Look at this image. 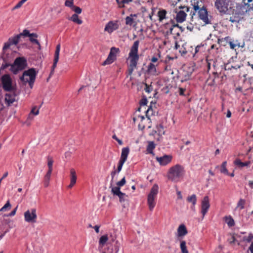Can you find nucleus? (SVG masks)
<instances>
[{
	"label": "nucleus",
	"instance_id": "4468645a",
	"mask_svg": "<svg viewBox=\"0 0 253 253\" xmlns=\"http://www.w3.org/2000/svg\"><path fill=\"white\" fill-rule=\"evenodd\" d=\"M210 207V204L209 198L208 196H206L203 198L201 202V213L203 215V218L207 213Z\"/></svg>",
	"mask_w": 253,
	"mask_h": 253
},
{
	"label": "nucleus",
	"instance_id": "9b49d317",
	"mask_svg": "<svg viewBox=\"0 0 253 253\" xmlns=\"http://www.w3.org/2000/svg\"><path fill=\"white\" fill-rule=\"evenodd\" d=\"M36 211L35 208L26 211L24 212L25 221L29 223H35L37 218Z\"/></svg>",
	"mask_w": 253,
	"mask_h": 253
},
{
	"label": "nucleus",
	"instance_id": "2eb2a0df",
	"mask_svg": "<svg viewBox=\"0 0 253 253\" xmlns=\"http://www.w3.org/2000/svg\"><path fill=\"white\" fill-rule=\"evenodd\" d=\"M60 50V45L58 44L56 45V49L54 53L53 63L51 67V71L49 74L48 78H50L51 76L54 74V69L56 67L57 63L59 60V53Z\"/></svg>",
	"mask_w": 253,
	"mask_h": 253
},
{
	"label": "nucleus",
	"instance_id": "5fc2aeb1",
	"mask_svg": "<svg viewBox=\"0 0 253 253\" xmlns=\"http://www.w3.org/2000/svg\"><path fill=\"white\" fill-rule=\"evenodd\" d=\"M170 22L171 24H173V27H174V28L177 27V28H179V30H180L181 32H183L184 31V28H183L181 26H179L178 24H175L173 20H171Z\"/></svg>",
	"mask_w": 253,
	"mask_h": 253
},
{
	"label": "nucleus",
	"instance_id": "ddd939ff",
	"mask_svg": "<svg viewBox=\"0 0 253 253\" xmlns=\"http://www.w3.org/2000/svg\"><path fill=\"white\" fill-rule=\"evenodd\" d=\"M198 11L199 18L205 23V24H211V21L208 18V13L206 7L203 6Z\"/></svg>",
	"mask_w": 253,
	"mask_h": 253
},
{
	"label": "nucleus",
	"instance_id": "b1692460",
	"mask_svg": "<svg viewBox=\"0 0 253 253\" xmlns=\"http://www.w3.org/2000/svg\"><path fill=\"white\" fill-rule=\"evenodd\" d=\"M191 5L193 7V9L194 10V11L192 14V16L191 18V21H193V15H195L196 12L200 9L201 8H200V6L199 5V1L198 0H191Z\"/></svg>",
	"mask_w": 253,
	"mask_h": 253
},
{
	"label": "nucleus",
	"instance_id": "2f4dec72",
	"mask_svg": "<svg viewBox=\"0 0 253 253\" xmlns=\"http://www.w3.org/2000/svg\"><path fill=\"white\" fill-rule=\"evenodd\" d=\"M70 20L74 22L75 23L78 24H82L83 23V21L79 18V16L77 14H74L72 15V16L69 19Z\"/></svg>",
	"mask_w": 253,
	"mask_h": 253
},
{
	"label": "nucleus",
	"instance_id": "a19ab883",
	"mask_svg": "<svg viewBox=\"0 0 253 253\" xmlns=\"http://www.w3.org/2000/svg\"><path fill=\"white\" fill-rule=\"evenodd\" d=\"M112 193L114 195L118 196L122 192L120 191V187L118 186L116 187H112L111 189Z\"/></svg>",
	"mask_w": 253,
	"mask_h": 253
},
{
	"label": "nucleus",
	"instance_id": "3c124183",
	"mask_svg": "<svg viewBox=\"0 0 253 253\" xmlns=\"http://www.w3.org/2000/svg\"><path fill=\"white\" fill-rule=\"evenodd\" d=\"M253 239V234L252 233L249 234V235L248 237L244 236L243 237V240L245 241H246L248 243L251 242Z\"/></svg>",
	"mask_w": 253,
	"mask_h": 253
},
{
	"label": "nucleus",
	"instance_id": "72a5a7b5",
	"mask_svg": "<svg viewBox=\"0 0 253 253\" xmlns=\"http://www.w3.org/2000/svg\"><path fill=\"white\" fill-rule=\"evenodd\" d=\"M167 11L165 9H162L158 11V16L160 21H162L163 20L166 18Z\"/></svg>",
	"mask_w": 253,
	"mask_h": 253
},
{
	"label": "nucleus",
	"instance_id": "79ce46f5",
	"mask_svg": "<svg viewBox=\"0 0 253 253\" xmlns=\"http://www.w3.org/2000/svg\"><path fill=\"white\" fill-rule=\"evenodd\" d=\"M157 129L159 135H162L165 134L164 130V126L162 124H160L157 125Z\"/></svg>",
	"mask_w": 253,
	"mask_h": 253
},
{
	"label": "nucleus",
	"instance_id": "aec40b11",
	"mask_svg": "<svg viewBox=\"0 0 253 253\" xmlns=\"http://www.w3.org/2000/svg\"><path fill=\"white\" fill-rule=\"evenodd\" d=\"M244 19V16L236 9L233 11L232 15L230 17L229 21L232 23H239Z\"/></svg>",
	"mask_w": 253,
	"mask_h": 253
},
{
	"label": "nucleus",
	"instance_id": "423d86ee",
	"mask_svg": "<svg viewBox=\"0 0 253 253\" xmlns=\"http://www.w3.org/2000/svg\"><path fill=\"white\" fill-rule=\"evenodd\" d=\"M2 87L5 91H14L16 90L15 85H13L12 79L9 74H5L1 77Z\"/></svg>",
	"mask_w": 253,
	"mask_h": 253
},
{
	"label": "nucleus",
	"instance_id": "a18cd8bd",
	"mask_svg": "<svg viewBox=\"0 0 253 253\" xmlns=\"http://www.w3.org/2000/svg\"><path fill=\"white\" fill-rule=\"evenodd\" d=\"M226 222L229 227H232L235 225L234 220L231 216L229 218L226 217Z\"/></svg>",
	"mask_w": 253,
	"mask_h": 253
},
{
	"label": "nucleus",
	"instance_id": "393cba45",
	"mask_svg": "<svg viewBox=\"0 0 253 253\" xmlns=\"http://www.w3.org/2000/svg\"><path fill=\"white\" fill-rule=\"evenodd\" d=\"M234 164L235 165L237 166L240 168H243L244 167H248L250 166L251 163L250 161H247L245 162H241V160L239 159H236L234 162Z\"/></svg>",
	"mask_w": 253,
	"mask_h": 253
},
{
	"label": "nucleus",
	"instance_id": "a878e982",
	"mask_svg": "<svg viewBox=\"0 0 253 253\" xmlns=\"http://www.w3.org/2000/svg\"><path fill=\"white\" fill-rule=\"evenodd\" d=\"M178 235L179 237L183 236L187 234V230L184 224L180 225L177 229Z\"/></svg>",
	"mask_w": 253,
	"mask_h": 253
},
{
	"label": "nucleus",
	"instance_id": "4be33fe9",
	"mask_svg": "<svg viewBox=\"0 0 253 253\" xmlns=\"http://www.w3.org/2000/svg\"><path fill=\"white\" fill-rule=\"evenodd\" d=\"M70 184L68 185L69 188H71L75 184L77 180L76 171L74 169H70Z\"/></svg>",
	"mask_w": 253,
	"mask_h": 253
},
{
	"label": "nucleus",
	"instance_id": "c9c22d12",
	"mask_svg": "<svg viewBox=\"0 0 253 253\" xmlns=\"http://www.w3.org/2000/svg\"><path fill=\"white\" fill-rule=\"evenodd\" d=\"M227 162L224 161L222 162L220 167V172L225 175H228V171L226 168Z\"/></svg>",
	"mask_w": 253,
	"mask_h": 253
},
{
	"label": "nucleus",
	"instance_id": "ea45409f",
	"mask_svg": "<svg viewBox=\"0 0 253 253\" xmlns=\"http://www.w3.org/2000/svg\"><path fill=\"white\" fill-rule=\"evenodd\" d=\"M180 247L182 253H189L187 249L186 242L185 241H182L180 242Z\"/></svg>",
	"mask_w": 253,
	"mask_h": 253
},
{
	"label": "nucleus",
	"instance_id": "6e6d98bb",
	"mask_svg": "<svg viewBox=\"0 0 253 253\" xmlns=\"http://www.w3.org/2000/svg\"><path fill=\"white\" fill-rule=\"evenodd\" d=\"M144 90L147 93H150L153 90V87L151 85H149L147 84H145Z\"/></svg>",
	"mask_w": 253,
	"mask_h": 253
},
{
	"label": "nucleus",
	"instance_id": "f704fd0d",
	"mask_svg": "<svg viewBox=\"0 0 253 253\" xmlns=\"http://www.w3.org/2000/svg\"><path fill=\"white\" fill-rule=\"evenodd\" d=\"M118 6L120 8H124L125 7V4H128L131 2L132 0H116Z\"/></svg>",
	"mask_w": 253,
	"mask_h": 253
},
{
	"label": "nucleus",
	"instance_id": "f8f14e48",
	"mask_svg": "<svg viewBox=\"0 0 253 253\" xmlns=\"http://www.w3.org/2000/svg\"><path fill=\"white\" fill-rule=\"evenodd\" d=\"M229 0H216L215 6L220 12L225 13L228 10Z\"/></svg>",
	"mask_w": 253,
	"mask_h": 253
},
{
	"label": "nucleus",
	"instance_id": "0eeeda50",
	"mask_svg": "<svg viewBox=\"0 0 253 253\" xmlns=\"http://www.w3.org/2000/svg\"><path fill=\"white\" fill-rule=\"evenodd\" d=\"M159 187L157 184H154L151 189L150 192L148 195L147 203L150 211L154 208L156 202L155 199L158 193Z\"/></svg>",
	"mask_w": 253,
	"mask_h": 253
},
{
	"label": "nucleus",
	"instance_id": "bf43d9fd",
	"mask_svg": "<svg viewBox=\"0 0 253 253\" xmlns=\"http://www.w3.org/2000/svg\"><path fill=\"white\" fill-rule=\"evenodd\" d=\"M194 26L192 23L190 22L188 24H187L186 28L188 30L190 31V32L193 31L194 29Z\"/></svg>",
	"mask_w": 253,
	"mask_h": 253
},
{
	"label": "nucleus",
	"instance_id": "c03bdc74",
	"mask_svg": "<svg viewBox=\"0 0 253 253\" xmlns=\"http://www.w3.org/2000/svg\"><path fill=\"white\" fill-rule=\"evenodd\" d=\"M11 208V205L10 204L9 201H7L5 204L0 209V211H4L7 210L8 209H10Z\"/></svg>",
	"mask_w": 253,
	"mask_h": 253
},
{
	"label": "nucleus",
	"instance_id": "5701e85b",
	"mask_svg": "<svg viewBox=\"0 0 253 253\" xmlns=\"http://www.w3.org/2000/svg\"><path fill=\"white\" fill-rule=\"evenodd\" d=\"M187 14L183 10H180L177 13L176 16V21L178 23H182L185 20Z\"/></svg>",
	"mask_w": 253,
	"mask_h": 253
},
{
	"label": "nucleus",
	"instance_id": "20e7f679",
	"mask_svg": "<svg viewBox=\"0 0 253 253\" xmlns=\"http://www.w3.org/2000/svg\"><path fill=\"white\" fill-rule=\"evenodd\" d=\"M184 172L183 166L177 164L171 167L168 173V179L171 181H175L179 178Z\"/></svg>",
	"mask_w": 253,
	"mask_h": 253
},
{
	"label": "nucleus",
	"instance_id": "7ed1b4c3",
	"mask_svg": "<svg viewBox=\"0 0 253 253\" xmlns=\"http://www.w3.org/2000/svg\"><path fill=\"white\" fill-rule=\"evenodd\" d=\"M37 73L35 69L30 68L23 72L22 76L20 77V80L25 84L28 83L30 87L32 88Z\"/></svg>",
	"mask_w": 253,
	"mask_h": 253
},
{
	"label": "nucleus",
	"instance_id": "7c9ffc66",
	"mask_svg": "<svg viewBox=\"0 0 253 253\" xmlns=\"http://www.w3.org/2000/svg\"><path fill=\"white\" fill-rule=\"evenodd\" d=\"M51 173L52 172H50L49 171H47L46 174L44 177L43 185L45 187H47L49 185Z\"/></svg>",
	"mask_w": 253,
	"mask_h": 253
},
{
	"label": "nucleus",
	"instance_id": "bb28decb",
	"mask_svg": "<svg viewBox=\"0 0 253 253\" xmlns=\"http://www.w3.org/2000/svg\"><path fill=\"white\" fill-rule=\"evenodd\" d=\"M148 144L147 146V151L148 153L154 155L155 154L153 152V150L155 148L156 144H155L154 141H148Z\"/></svg>",
	"mask_w": 253,
	"mask_h": 253
},
{
	"label": "nucleus",
	"instance_id": "680f3d73",
	"mask_svg": "<svg viewBox=\"0 0 253 253\" xmlns=\"http://www.w3.org/2000/svg\"><path fill=\"white\" fill-rule=\"evenodd\" d=\"M23 3L21 1H19L13 8L12 10H14L16 9H18L21 7Z\"/></svg>",
	"mask_w": 253,
	"mask_h": 253
},
{
	"label": "nucleus",
	"instance_id": "58836bf2",
	"mask_svg": "<svg viewBox=\"0 0 253 253\" xmlns=\"http://www.w3.org/2000/svg\"><path fill=\"white\" fill-rule=\"evenodd\" d=\"M108 240V237L107 234L102 236L100 238L99 240V245H101L102 246L104 245L106 243Z\"/></svg>",
	"mask_w": 253,
	"mask_h": 253
},
{
	"label": "nucleus",
	"instance_id": "09e8293b",
	"mask_svg": "<svg viewBox=\"0 0 253 253\" xmlns=\"http://www.w3.org/2000/svg\"><path fill=\"white\" fill-rule=\"evenodd\" d=\"M30 37V39H29L30 41L31 42H32L33 43H35L37 45H38L39 46V48L41 49L40 43L38 41V40L36 39V38H35L34 37Z\"/></svg>",
	"mask_w": 253,
	"mask_h": 253
},
{
	"label": "nucleus",
	"instance_id": "a211bd4d",
	"mask_svg": "<svg viewBox=\"0 0 253 253\" xmlns=\"http://www.w3.org/2000/svg\"><path fill=\"white\" fill-rule=\"evenodd\" d=\"M206 43H201L200 45H197L194 49V53L193 54V57H197L199 55L203 53L207 48Z\"/></svg>",
	"mask_w": 253,
	"mask_h": 253
},
{
	"label": "nucleus",
	"instance_id": "052dcab7",
	"mask_svg": "<svg viewBox=\"0 0 253 253\" xmlns=\"http://www.w3.org/2000/svg\"><path fill=\"white\" fill-rule=\"evenodd\" d=\"M186 89L182 87H179L178 88V92L179 94L181 96L185 95L184 92L185 91Z\"/></svg>",
	"mask_w": 253,
	"mask_h": 253
},
{
	"label": "nucleus",
	"instance_id": "4c0bfd02",
	"mask_svg": "<svg viewBox=\"0 0 253 253\" xmlns=\"http://www.w3.org/2000/svg\"><path fill=\"white\" fill-rule=\"evenodd\" d=\"M187 201L188 202L192 203L193 206H195L197 203V197L195 194H192L191 196L187 198Z\"/></svg>",
	"mask_w": 253,
	"mask_h": 253
},
{
	"label": "nucleus",
	"instance_id": "774afa93",
	"mask_svg": "<svg viewBox=\"0 0 253 253\" xmlns=\"http://www.w3.org/2000/svg\"><path fill=\"white\" fill-rule=\"evenodd\" d=\"M116 173H118V172H117V170H115L112 171L111 172V177H112V179H111V181L112 182L113 181L114 177L115 174H116Z\"/></svg>",
	"mask_w": 253,
	"mask_h": 253
},
{
	"label": "nucleus",
	"instance_id": "69168bd1",
	"mask_svg": "<svg viewBox=\"0 0 253 253\" xmlns=\"http://www.w3.org/2000/svg\"><path fill=\"white\" fill-rule=\"evenodd\" d=\"M17 208H18V206H17L14 209H13L11 211V212H10L9 213V214L8 215V216H14L15 213H16V211H17Z\"/></svg>",
	"mask_w": 253,
	"mask_h": 253
},
{
	"label": "nucleus",
	"instance_id": "864d4df0",
	"mask_svg": "<svg viewBox=\"0 0 253 253\" xmlns=\"http://www.w3.org/2000/svg\"><path fill=\"white\" fill-rule=\"evenodd\" d=\"M126 182L125 177H124L120 181L117 182L116 184L119 187H122L124 186Z\"/></svg>",
	"mask_w": 253,
	"mask_h": 253
},
{
	"label": "nucleus",
	"instance_id": "4d7b16f0",
	"mask_svg": "<svg viewBox=\"0 0 253 253\" xmlns=\"http://www.w3.org/2000/svg\"><path fill=\"white\" fill-rule=\"evenodd\" d=\"M219 45H218V46H217V44H213L211 45V48L209 49V50H211L212 49H215V52L216 53H218L219 52Z\"/></svg>",
	"mask_w": 253,
	"mask_h": 253
},
{
	"label": "nucleus",
	"instance_id": "603ef678",
	"mask_svg": "<svg viewBox=\"0 0 253 253\" xmlns=\"http://www.w3.org/2000/svg\"><path fill=\"white\" fill-rule=\"evenodd\" d=\"M72 9L75 12V14H80L81 13L82 11V8H81L79 6H75L74 5L73 6V7L72 8Z\"/></svg>",
	"mask_w": 253,
	"mask_h": 253
},
{
	"label": "nucleus",
	"instance_id": "49530a36",
	"mask_svg": "<svg viewBox=\"0 0 253 253\" xmlns=\"http://www.w3.org/2000/svg\"><path fill=\"white\" fill-rule=\"evenodd\" d=\"M118 196L119 198V201L121 203L124 202L126 200V198L127 197V195H126L125 193L123 192L119 194Z\"/></svg>",
	"mask_w": 253,
	"mask_h": 253
},
{
	"label": "nucleus",
	"instance_id": "6e6552de",
	"mask_svg": "<svg viewBox=\"0 0 253 253\" xmlns=\"http://www.w3.org/2000/svg\"><path fill=\"white\" fill-rule=\"evenodd\" d=\"M120 52L119 48L112 47L111 48L110 53L107 59L102 63V66H105L112 64L115 60H116V54Z\"/></svg>",
	"mask_w": 253,
	"mask_h": 253
},
{
	"label": "nucleus",
	"instance_id": "0e129e2a",
	"mask_svg": "<svg viewBox=\"0 0 253 253\" xmlns=\"http://www.w3.org/2000/svg\"><path fill=\"white\" fill-rule=\"evenodd\" d=\"M31 113L35 115H37L39 113V109H37L36 107H34V108H32Z\"/></svg>",
	"mask_w": 253,
	"mask_h": 253
},
{
	"label": "nucleus",
	"instance_id": "1a4fd4ad",
	"mask_svg": "<svg viewBox=\"0 0 253 253\" xmlns=\"http://www.w3.org/2000/svg\"><path fill=\"white\" fill-rule=\"evenodd\" d=\"M129 153V148L128 147H124L122 150V153L120 159L119 161L117 169V172L119 173L122 169L123 166L127 160Z\"/></svg>",
	"mask_w": 253,
	"mask_h": 253
},
{
	"label": "nucleus",
	"instance_id": "f03ea898",
	"mask_svg": "<svg viewBox=\"0 0 253 253\" xmlns=\"http://www.w3.org/2000/svg\"><path fill=\"white\" fill-rule=\"evenodd\" d=\"M34 37L35 38L38 37V35L36 33H30L29 30L25 29L23 32L19 34L15 35L13 37H10L8 39L7 42H5L3 45V50H6L12 44H17L19 42L20 38L22 37Z\"/></svg>",
	"mask_w": 253,
	"mask_h": 253
},
{
	"label": "nucleus",
	"instance_id": "e433bc0d",
	"mask_svg": "<svg viewBox=\"0 0 253 253\" xmlns=\"http://www.w3.org/2000/svg\"><path fill=\"white\" fill-rule=\"evenodd\" d=\"M152 102L151 103V105L148 107V109L146 111V116L148 120H150V116L154 115V111L152 105Z\"/></svg>",
	"mask_w": 253,
	"mask_h": 253
},
{
	"label": "nucleus",
	"instance_id": "6ab92c4d",
	"mask_svg": "<svg viewBox=\"0 0 253 253\" xmlns=\"http://www.w3.org/2000/svg\"><path fill=\"white\" fill-rule=\"evenodd\" d=\"M118 28L119 25L117 21L113 22V21H110L106 25L104 30L111 34Z\"/></svg>",
	"mask_w": 253,
	"mask_h": 253
},
{
	"label": "nucleus",
	"instance_id": "f3484780",
	"mask_svg": "<svg viewBox=\"0 0 253 253\" xmlns=\"http://www.w3.org/2000/svg\"><path fill=\"white\" fill-rule=\"evenodd\" d=\"M10 93H7L5 95L4 101L6 105L7 106H10L15 101V97L16 94V91H9Z\"/></svg>",
	"mask_w": 253,
	"mask_h": 253
},
{
	"label": "nucleus",
	"instance_id": "c756f323",
	"mask_svg": "<svg viewBox=\"0 0 253 253\" xmlns=\"http://www.w3.org/2000/svg\"><path fill=\"white\" fill-rule=\"evenodd\" d=\"M230 40V38L229 37H226L222 39H217V43L218 45H221L222 46L226 45L227 43L229 42Z\"/></svg>",
	"mask_w": 253,
	"mask_h": 253
},
{
	"label": "nucleus",
	"instance_id": "dca6fc26",
	"mask_svg": "<svg viewBox=\"0 0 253 253\" xmlns=\"http://www.w3.org/2000/svg\"><path fill=\"white\" fill-rule=\"evenodd\" d=\"M156 159L161 166H165L171 162L172 157L170 155H164L162 157H157Z\"/></svg>",
	"mask_w": 253,
	"mask_h": 253
},
{
	"label": "nucleus",
	"instance_id": "13d9d810",
	"mask_svg": "<svg viewBox=\"0 0 253 253\" xmlns=\"http://www.w3.org/2000/svg\"><path fill=\"white\" fill-rule=\"evenodd\" d=\"M147 103V99L146 96H143V98L140 100L139 104L140 106H145Z\"/></svg>",
	"mask_w": 253,
	"mask_h": 253
},
{
	"label": "nucleus",
	"instance_id": "39448f33",
	"mask_svg": "<svg viewBox=\"0 0 253 253\" xmlns=\"http://www.w3.org/2000/svg\"><path fill=\"white\" fill-rule=\"evenodd\" d=\"M27 66L26 59L23 57L16 58L11 64L9 70L14 74H17L19 71L23 70Z\"/></svg>",
	"mask_w": 253,
	"mask_h": 253
},
{
	"label": "nucleus",
	"instance_id": "9d476101",
	"mask_svg": "<svg viewBox=\"0 0 253 253\" xmlns=\"http://www.w3.org/2000/svg\"><path fill=\"white\" fill-rule=\"evenodd\" d=\"M193 69L190 67H184L181 69L179 77L181 78V82H184L190 79L193 73Z\"/></svg>",
	"mask_w": 253,
	"mask_h": 253
},
{
	"label": "nucleus",
	"instance_id": "473e14b6",
	"mask_svg": "<svg viewBox=\"0 0 253 253\" xmlns=\"http://www.w3.org/2000/svg\"><path fill=\"white\" fill-rule=\"evenodd\" d=\"M147 71L152 75H155L157 73V70L155 65L152 63H150L148 66Z\"/></svg>",
	"mask_w": 253,
	"mask_h": 253
},
{
	"label": "nucleus",
	"instance_id": "338daca9",
	"mask_svg": "<svg viewBox=\"0 0 253 253\" xmlns=\"http://www.w3.org/2000/svg\"><path fill=\"white\" fill-rule=\"evenodd\" d=\"M241 67V66L240 65H236V66H232L230 68H228V69H226L225 68V70H231L232 69H238Z\"/></svg>",
	"mask_w": 253,
	"mask_h": 253
},
{
	"label": "nucleus",
	"instance_id": "cd10ccee",
	"mask_svg": "<svg viewBox=\"0 0 253 253\" xmlns=\"http://www.w3.org/2000/svg\"><path fill=\"white\" fill-rule=\"evenodd\" d=\"M137 15L135 14H131L129 16H126V24L129 26H132L134 22L133 18V17H136Z\"/></svg>",
	"mask_w": 253,
	"mask_h": 253
},
{
	"label": "nucleus",
	"instance_id": "412c9836",
	"mask_svg": "<svg viewBox=\"0 0 253 253\" xmlns=\"http://www.w3.org/2000/svg\"><path fill=\"white\" fill-rule=\"evenodd\" d=\"M6 50H3V47L2 48V52L1 55V58L3 60V63L1 64L0 70H4L8 67H10L12 64L8 62L7 59V54L5 53Z\"/></svg>",
	"mask_w": 253,
	"mask_h": 253
},
{
	"label": "nucleus",
	"instance_id": "8fccbe9b",
	"mask_svg": "<svg viewBox=\"0 0 253 253\" xmlns=\"http://www.w3.org/2000/svg\"><path fill=\"white\" fill-rule=\"evenodd\" d=\"M65 5L72 9L74 6V0H66L65 2Z\"/></svg>",
	"mask_w": 253,
	"mask_h": 253
},
{
	"label": "nucleus",
	"instance_id": "e2e57ef3",
	"mask_svg": "<svg viewBox=\"0 0 253 253\" xmlns=\"http://www.w3.org/2000/svg\"><path fill=\"white\" fill-rule=\"evenodd\" d=\"M112 138L116 140L120 145H123V141L121 139H119L115 134L112 136Z\"/></svg>",
	"mask_w": 253,
	"mask_h": 253
},
{
	"label": "nucleus",
	"instance_id": "c85d7f7f",
	"mask_svg": "<svg viewBox=\"0 0 253 253\" xmlns=\"http://www.w3.org/2000/svg\"><path fill=\"white\" fill-rule=\"evenodd\" d=\"M213 78L212 79L211 81H210L211 77L208 79V82H209L208 85L210 86L214 85L216 84V79L219 78V75L217 72H213Z\"/></svg>",
	"mask_w": 253,
	"mask_h": 253
},
{
	"label": "nucleus",
	"instance_id": "f257e3e1",
	"mask_svg": "<svg viewBox=\"0 0 253 253\" xmlns=\"http://www.w3.org/2000/svg\"><path fill=\"white\" fill-rule=\"evenodd\" d=\"M139 44V41L138 40L135 41L132 46L131 47L130 52L128 54L130 63L128 67L127 72L129 76L132 75L134 70L137 67L139 58L138 54Z\"/></svg>",
	"mask_w": 253,
	"mask_h": 253
},
{
	"label": "nucleus",
	"instance_id": "37998d69",
	"mask_svg": "<svg viewBox=\"0 0 253 253\" xmlns=\"http://www.w3.org/2000/svg\"><path fill=\"white\" fill-rule=\"evenodd\" d=\"M246 200L245 199H240L237 203V207L239 208L240 210H243L245 208V204Z\"/></svg>",
	"mask_w": 253,
	"mask_h": 253
},
{
	"label": "nucleus",
	"instance_id": "de8ad7c7",
	"mask_svg": "<svg viewBox=\"0 0 253 253\" xmlns=\"http://www.w3.org/2000/svg\"><path fill=\"white\" fill-rule=\"evenodd\" d=\"M53 161L52 160V159L50 158H48V163H47V166L48 168V170L47 171H49L50 172H52V165H53Z\"/></svg>",
	"mask_w": 253,
	"mask_h": 253
}]
</instances>
